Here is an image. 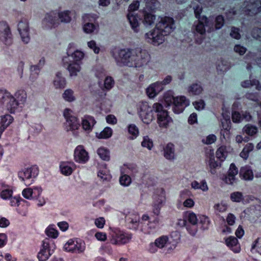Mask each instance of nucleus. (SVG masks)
I'll return each instance as SVG.
<instances>
[{
    "label": "nucleus",
    "mask_w": 261,
    "mask_h": 261,
    "mask_svg": "<svg viewBox=\"0 0 261 261\" xmlns=\"http://www.w3.org/2000/svg\"><path fill=\"white\" fill-rule=\"evenodd\" d=\"M67 69L69 72L70 76H75L77 75V73L81 70V66L77 62H73L69 64Z\"/></svg>",
    "instance_id": "ea45409f"
},
{
    "label": "nucleus",
    "mask_w": 261,
    "mask_h": 261,
    "mask_svg": "<svg viewBox=\"0 0 261 261\" xmlns=\"http://www.w3.org/2000/svg\"><path fill=\"white\" fill-rule=\"evenodd\" d=\"M2 29L3 32L0 36V39L5 45H11L13 43V37L9 27L7 24H3Z\"/></svg>",
    "instance_id": "a211bd4d"
},
{
    "label": "nucleus",
    "mask_w": 261,
    "mask_h": 261,
    "mask_svg": "<svg viewBox=\"0 0 261 261\" xmlns=\"http://www.w3.org/2000/svg\"><path fill=\"white\" fill-rule=\"evenodd\" d=\"M110 242L114 245H122L127 243L132 239V235L125 233L119 230L113 231L111 233Z\"/></svg>",
    "instance_id": "6e6552de"
},
{
    "label": "nucleus",
    "mask_w": 261,
    "mask_h": 261,
    "mask_svg": "<svg viewBox=\"0 0 261 261\" xmlns=\"http://www.w3.org/2000/svg\"><path fill=\"white\" fill-rule=\"evenodd\" d=\"M166 36L161 32V31L155 28L152 31L145 34V39L148 43H151L155 45H159L162 44L165 41V37Z\"/></svg>",
    "instance_id": "39448f33"
},
{
    "label": "nucleus",
    "mask_w": 261,
    "mask_h": 261,
    "mask_svg": "<svg viewBox=\"0 0 261 261\" xmlns=\"http://www.w3.org/2000/svg\"><path fill=\"white\" fill-rule=\"evenodd\" d=\"M11 96L9 93L0 90V104L6 105Z\"/></svg>",
    "instance_id": "5fc2aeb1"
},
{
    "label": "nucleus",
    "mask_w": 261,
    "mask_h": 261,
    "mask_svg": "<svg viewBox=\"0 0 261 261\" xmlns=\"http://www.w3.org/2000/svg\"><path fill=\"white\" fill-rule=\"evenodd\" d=\"M141 145L143 147L147 148L148 150H151L153 144L151 139H150L148 136H145L144 137L143 140L141 143Z\"/></svg>",
    "instance_id": "3c124183"
},
{
    "label": "nucleus",
    "mask_w": 261,
    "mask_h": 261,
    "mask_svg": "<svg viewBox=\"0 0 261 261\" xmlns=\"http://www.w3.org/2000/svg\"><path fill=\"white\" fill-rule=\"evenodd\" d=\"M45 60L44 58H42L37 65L32 66L31 67V76L32 79H35L38 74L40 68H42L45 64Z\"/></svg>",
    "instance_id": "c85d7f7f"
},
{
    "label": "nucleus",
    "mask_w": 261,
    "mask_h": 261,
    "mask_svg": "<svg viewBox=\"0 0 261 261\" xmlns=\"http://www.w3.org/2000/svg\"><path fill=\"white\" fill-rule=\"evenodd\" d=\"M153 106L150 107L147 102H141L139 105L138 113L142 121L149 124L154 119Z\"/></svg>",
    "instance_id": "7ed1b4c3"
},
{
    "label": "nucleus",
    "mask_w": 261,
    "mask_h": 261,
    "mask_svg": "<svg viewBox=\"0 0 261 261\" xmlns=\"http://www.w3.org/2000/svg\"><path fill=\"white\" fill-rule=\"evenodd\" d=\"M71 53L68 49L67 52V56L63 57L62 59V63L63 66H68L70 63H72L74 61L71 58V55H70Z\"/></svg>",
    "instance_id": "052dcab7"
},
{
    "label": "nucleus",
    "mask_w": 261,
    "mask_h": 261,
    "mask_svg": "<svg viewBox=\"0 0 261 261\" xmlns=\"http://www.w3.org/2000/svg\"><path fill=\"white\" fill-rule=\"evenodd\" d=\"M155 20V16L154 15L149 12H144L143 23L146 27H149L153 24Z\"/></svg>",
    "instance_id": "4c0bfd02"
},
{
    "label": "nucleus",
    "mask_w": 261,
    "mask_h": 261,
    "mask_svg": "<svg viewBox=\"0 0 261 261\" xmlns=\"http://www.w3.org/2000/svg\"><path fill=\"white\" fill-rule=\"evenodd\" d=\"M164 89L160 82L154 83L146 89V93L150 98L154 97L158 93Z\"/></svg>",
    "instance_id": "aec40b11"
},
{
    "label": "nucleus",
    "mask_w": 261,
    "mask_h": 261,
    "mask_svg": "<svg viewBox=\"0 0 261 261\" xmlns=\"http://www.w3.org/2000/svg\"><path fill=\"white\" fill-rule=\"evenodd\" d=\"M112 135V130L110 127H106L102 132L100 133H96V136L98 139H108L111 137Z\"/></svg>",
    "instance_id": "79ce46f5"
},
{
    "label": "nucleus",
    "mask_w": 261,
    "mask_h": 261,
    "mask_svg": "<svg viewBox=\"0 0 261 261\" xmlns=\"http://www.w3.org/2000/svg\"><path fill=\"white\" fill-rule=\"evenodd\" d=\"M231 122L230 120L229 116L223 115V120L221 121L222 127L223 130H221V135H224L225 133L226 135L229 134V130L230 128Z\"/></svg>",
    "instance_id": "2f4dec72"
},
{
    "label": "nucleus",
    "mask_w": 261,
    "mask_h": 261,
    "mask_svg": "<svg viewBox=\"0 0 261 261\" xmlns=\"http://www.w3.org/2000/svg\"><path fill=\"white\" fill-rule=\"evenodd\" d=\"M71 58L74 61V62H77L81 60L84 56V53L79 50L74 51L73 53L71 54Z\"/></svg>",
    "instance_id": "603ef678"
},
{
    "label": "nucleus",
    "mask_w": 261,
    "mask_h": 261,
    "mask_svg": "<svg viewBox=\"0 0 261 261\" xmlns=\"http://www.w3.org/2000/svg\"><path fill=\"white\" fill-rule=\"evenodd\" d=\"M232 120L234 123H240L243 120L241 114L238 112L234 111L232 113Z\"/></svg>",
    "instance_id": "0e129e2a"
},
{
    "label": "nucleus",
    "mask_w": 261,
    "mask_h": 261,
    "mask_svg": "<svg viewBox=\"0 0 261 261\" xmlns=\"http://www.w3.org/2000/svg\"><path fill=\"white\" fill-rule=\"evenodd\" d=\"M211 23L208 18L202 16L198 20L195 22L192 27V32L194 34L205 35V27H210Z\"/></svg>",
    "instance_id": "1a4fd4ad"
},
{
    "label": "nucleus",
    "mask_w": 261,
    "mask_h": 261,
    "mask_svg": "<svg viewBox=\"0 0 261 261\" xmlns=\"http://www.w3.org/2000/svg\"><path fill=\"white\" fill-rule=\"evenodd\" d=\"M224 23V17L222 15H218L215 18V28L210 27L207 30L208 32H211L215 30H219L223 26Z\"/></svg>",
    "instance_id": "c9c22d12"
},
{
    "label": "nucleus",
    "mask_w": 261,
    "mask_h": 261,
    "mask_svg": "<svg viewBox=\"0 0 261 261\" xmlns=\"http://www.w3.org/2000/svg\"><path fill=\"white\" fill-rule=\"evenodd\" d=\"M145 7L144 9V12L152 13L159 6V1H145Z\"/></svg>",
    "instance_id": "f704fd0d"
},
{
    "label": "nucleus",
    "mask_w": 261,
    "mask_h": 261,
    "mask_svg": "<svg viewBox=\"0 0 261 261\" xmlns=\"http://www.w3.org/2000/svg\"><path fill=\"white\" fill-rule=\"evenodd\" d=\"M187 220L190 223V225L187 226V229L192 235L194 236L197 230L199 217L197 218L194 213H189L187 214Z\"/></svg>",
    "instance_id": "2eb2a0df"
},
{
    "label": "nucleus",
    "mask_w": 261,
    "mask_h": 261,
    "mask_svg": "<svg viewBox=\"0 0 261 261\" xmlns=\"http://www.w3.org/2000/svg\"><path fill=\"white\" fill-rule=\"evenodd\" d=\"M154 199L153 212L156 215H158L160 214V208L165 201V196L163 193L161 195H155L154 196Z\"/></svg>",
    "instance_id": "5701e85b"
},
{
    "label": "nucleus",
    "mask_w": 261,
    "mask_h": 261,
    "mask_svg": "<svg viewBox=\"0 0 261 261\" xmlns=\"http://www.w3.org/2000/svg\"><path fill=\"white\" fill-rule=\"evenodd\" d=\"M189 104V100L184 96L176 97L173 105V111L175 113L179 114Z\"/></svg>",
    "instance_id": "f8f14e48"
},
{
    "label": "nucleus",
    "mask_w": 261,
    "mask_h": 261,
    "mask_svg": "<svg viewBox=\"0 0 261 261\" xmlns=\"http://www.w3.org/2000/svg\"><path fill=\"white\" fill-rule=\"evenodd\" d=\"M149 60V55L145 50L136 48L133 50L132 64L135 67H141L146 65Z\"/></svg>",
    "instance_id": "20e7f679"
},
{
    "label": "nucleus",
    "mask_w": 261,
    "mask_h": 261,
    "mask_svg": "<svg viewBox=\"0 0 261 261\" xmlns=\"http://www.w3.org/2000/svg\"><path fill=\"white\" fill-rule=\"evenodd\" d=\"M43 23L47 28L58 26L60 24L58 13L52 11L47 13L43 20Z\"/></svg>",
    "instance_id": "ddd939ff"
},
{
    "label": "nucleus",
    "mask_w": 261,
    "mask_h": 261,
    "mask_svg": "<svg viewBox=\"0 0 261 261\" xmlns=\"http://www.w3.org/2000/svg\"><path fill=\"white\" fill-rule=\"evenodd\" d=\"M175 97L173 95V92L171 91H168L164 94V101L166 107H170L173 105Z\"/></svg>",
    "instance_id": "58836bf2"
},
{
    "label": "nucleus",
    "mask_w": 261,
    "mask_h": 261,
    "mask_svg": "<svg viewBox=\"0 0 261 261\" xmlns=\"http://www.w3.org/2000/svg\"><path fill=\"white\" fill-rule=\"evenodd\" d=\"M127 17L133 30L134 32L138 33L140 30L139 22L138 18L135 15L132 14L131 12H129Z\"/></svg>",
    "instance_id": "cd10ccee"
},
{
    "label": "nucleus",
    "mask_w": 261,
    "mask_h": 261,
    "mask_svg": "<svg viewBox=\"0 0 261 261\" xmlns=\"http://www.w3.org/2000/svg\"><path fill=\"white\" fill-rule=\"evenodd\" d=\"M54 84L57 88H64L65 87L66 81L65 78L62 76V73L60 72H58L56 73Z\"/></svg>",
    "instance_id": "473e14b6"
},
{
    "label": "nucleus",
    "mask_w": 261,
    "mask_h": 261,
    "mask_svg": "<svg viewBox=\"0 0 261 261\" xmlns=\"http://www.w3.org/2000/svg\"><path fill=\"white\" fill-rule=\"evenodd\" d=\"M83 30L84 32L88 34L98 32V25H95L93 23H89L84 24Z\"/></svg>",
    "instance_id": "37998d69"
},
{
    "label": "nucleus",
    "mask_w": 261,
    "mask_h": 261,
    "mask_svg": "<svg viewBox=\"0 0 261 261\" xmlns=\"http://www.w3.org/2000/svg\"><path fill=\"white\" fill-rule=\"evenodd\" d=\"M245 97L248 100L258 102L259 101V94L258 93L247 92Z\"/></svg>",
    "instance_id": "680f3d73"
},
{
    "label": "nucleus",
    "mask_w": 261,
    "mask_h": 261,
    "mask_svg": "<svg viewBox=\"0 0 261 261\" xmlns=\"http://www.w3.org/2000/svg\"><path fill=\"white\" fill-rule=\"evenodd\" d=\"M17 29L20 34L22 41L25 44L30 40V27L27 19L22 18L18 22Z\"/></svg>",
    "instance_id": "423d86ee"
},
{
    "label": "nucleus",
    "mask_w": 261,
    "mask_h": 261,
    "mask_svg": "<svg viewBox=\"0 0 261 261\" xmlns=\"http://www.w3.org/2000/svg\"><path fill=\"white\" fill-rule=\"evenodd\" d=\"M97 153L102 160L105 161H109L110 160V152L107 149L104 147H100L98 149Z\"/></svg>",
    "instance_id": "a18cd8bd"
},
{
    "label": "nucleus",
    "mask_w": 261,
    "mask_h": 261,
    "mask_svg": "<svg viewBox=\"0 0 261 261\" xmlns=\"http://www.w3.org/2000/svg\"><path fill=\"white\" fill-rule=\"evenodd\" d=\"M252 36L253 38L261 41V29H253L252 31Z\"/></svg>",
    "instance_id": "774afa93"
},
{
    "label": "nucleus",
    "mask_w": 261,
    "mask_h": 261,
    "mask_svg": "<svg viewBox=\"0 0 261 261\" xmlns=\"http://www.w3.org/2000/svg\"><path fill=\"white\" fill-rule=\"evenodd\" d=\"M164 156L169 160H173L175 159V149L173 144L168 143L164 148Z\"/></svg>",
    "instance_id": "b1692460"
},
{
    "label": "nucleus",
    "mask_w": 261,
    "mask_h": 261,
    "mask_svg": "<svg viewBox=\"0 0 261 261\" xmlns=\"http://www.w3.org/2000/svg\"><path fill=\"white\" fill-rule=\"evenodd\" d=\"M41 191V189L40 188H35L34 189L28 188L23 190L22 195L26 199L37 198L40 195Z\"/></svg>",
    "instance_id": "4be33fe9"
},
{
    "label": "nucleus",
    "mask_w": 261,
    "mask_h": 261,
    "mask_svg": "<svg viewBox=\"0 0 261 261\" xmlns=\"http://www.w3.org/2000/svg\"><path fill=\"white\" fill-rule=\"evenodd\" d=\"M75 160L79 163H85L89 159L88 152L82 145H79L74 150Z\"/></svg>",
    "instance_id": "f3484780"
},
{
    "label": "nucleus",
    "mask_w": 261,
    "mask_h": 261,
    "mask_svg": "<svg viewBox=\"0 0 261 261\" xmlns=\"http://www.w3.org/2000/svg\"><path fill=\"white\" fill-rule=\"evenodd\" d=\"M244 11L249 15H256L261 11V1H245Z\"/></svg>",
    "instance_id": "9b49d317"
},
{
    "label": "nucleus",
    "mask_w": 261,
    "mask_h": 261,
    "mask_svg": "<svg viewBox=\"0 0 261 261\" xmlns=\"http://www.w3.org/2000/svg\"><path fill=\"white\" fill-rule=\"evenodd\" d=\"M70 11L65 10L58 12V16L59 20L60 22L69 23L71 20V16Z\"/></svg>",
    "instance_id": "7c9ffc66"
},
{
    "label": "nucleus",
    "mask_w": 261,
    "mask_h": 261,
    "mask_svg": "<svg viewBox=\"0 0 261 261\" xmlns=\"http://www.w3.org/2000/svg\"><path fill=\"white\" fill-rule=\"evenodd\" d=\"M154 111L157 114V122L162 128H166L172 121L168 111L165 110L162 104L156 102L153 105Z\"/></svg>",
    "instance_id": "f03ea898"
},
{
    "label": "nucleus",
    "mask_w": 261,
    "mask_h": 261,
    "mask_svg": "<svg viewBox=\"0 0 261 261\" xmlns=\"http://www.w3.org/2000/svg\"><path fill=\"white\" fill-rule=\"evenodd\" d=\"M18 106V102L15 98L12 95L10 97L8 101H7L5 105L6 109L10 113H14Z\"/></svg>",
    "instance_id": "c756f323"
},
{
    "label": "nucleus",
    "mask_w": 261,
    "mask_h": 261,
    "mask_svg": "<svg viewBox=\"0 0 261 261\" xmlns=\"http://www.w3.org/2000/svg\"><path fill=\"white\" fill-rule=\"evenodd\" d=\"M156 26L157 28L165 36L170 34L175 29L173 19L169 17L162 18L161 21L156 24Z\"/></svg>",
    "instance_id": "0eeeda50"
},
{
    "label": "nucleus",
    "mask_w": 261,
    "mask_h": 261,
    "mask_svg": "<svg viewBox=\"0 0 261 261\" xmlns=\"http://www.w3.org/2000/svg\"><path fill=\"white\" fill-rule=\"evenodd\" d=\"M168 241V238L167 237H162L155 240L154 243L155 245L159 248H162L164 247Z\"/></svg>",
    "instance_id": "13d9d810"
},
{
    "label": "nucleus",
    "mask_w": 261,
    "mask_h": 261,
    "mask_svg": "<svg viewBox=\"0 0 261 261\" xmlns=\"http://www.w3.org/2000/svg\"><path fill=\"white\" fill-rule=\"evenodd\" d=\"M128 131L129 134L132 135V137H129V139H133L134 138L137 137L139 134L138 128L134 124L129 125L128 126Z\"/></svg>",
    "instance_id": "864d4df0"
},
{
    "label": "nucleus",
    "mask_w": 261,
    "mask_h": 261,
    "mask_svg": "<svg viewBox=\"0 0 261 261\" xmlns=\"http://www.w3.org/2000/svg\"><path fill=\"white\" fill-rule=\"evenodd\" d=\"M64 116L66 119V125L68 131L75 130L79 127L80 122L71 110L66 109Z\"/></svg>",
    "instance_id": "9d476101"
},
{
    "label": "nucleus",
    "mask_w": 261,
    "mask_h": 261,
    "mask_svg": "<svg viewBox=\"0 0 261 261\" xmlns=\"http://www.w3.org/2000/svg\"><path fill=\"white\" fill-rule=\"evenodd\" d=\"M96 16L95 15L85 14L83 16V23L84 24L93 23L96 20Z\"/></svg>",
    "instance_id": "bf43d9fd"
},
{
    "label": "nucleus",
    "mask_w": 261,
    "mask_h": 261,
    "mask_svg": "<svg viewBox=\"0 0 261 261\" xmlns=\"http://www.w3.org/2000/svg\"><path fill=\"white\" fill-rule=\"evenodd\" d=\"M208 165L210 168V171L213 174L216 173L215 169L221 166L220 163H218L215 161L213 152L210 154Z\"/></svg>",
    "instance_id": "a19ab883"
},
{
    "label": "nucleus",
    "mask_w": 261,
    "mask_h": 261,
    "mask_svg": "<svg viewBox=\"0 0 261 261\" xmlns=\"http://www.w3.org/2000/svg\"><path fill=\"white\" fill-rule=\"evenodd\" d=\"M38 174L36 168L31 167L22 169L18 173V176L23 181L35 177Z\"/></svg>",
    "instance_id": "6ab92c4d"
},
{
    "label": "nucleus",
    "mask_w": 261,
    "mask_h": 261,
    "mask_svg": "<svg viewBox=\"0 0 261 261\" xmlns=\"http://www.w3.org/2000/svg\"><path fill=\"white\" fill-rule=\"evenodd\" d=\"M227 154V152L226 149V147L221 146L216 151V156L221 161H223L226 158Z\"/></svg>",
    "instance_id": "09e8293b"
},
{
    "label": "nucleus",
    "mask_w": 261,
    "mask_h": 261,
    "mask_svg": "<svg viewBox=\"0 0 261 261\" xmlns=\"http://www.w3.org/2000/svg\"><path fill=\"white\" fill-rule=\"evenodd\" d=\"M119 180L120 184L124 186H127L131 183V178L126 174L122 175Z\"/></svg>",
    "instance_id": "e2e57ef3"
},
{
    "label": "nucleus",
    "mask_w": 261,
    "mask_h": 261,
    "mask_svg": "<svg viewBox=\"0 0 261 261\" xmlns=\"http://www.w3.org/2000/svg\"><path fill=\"white\" fill-rule=\"evenodd\" d=\"M230 198L233 202H240L243 200V196L241 192H236L231 194Z\"/></svg>",
    "instance_id": "6e6d98bb"
},
{
    "label": "nucleus",
    "mask_w": 261,
    "mask_h": 261,
    "mask_svg": "<svg viewBox=\"0 0 261 261\" xmlns=\"http://www.w3.org/2000/svg\"><path fill=\"white\" fill-rule=\"evenodd\" d=\"M64 99L68 101L71 102L75 99L73 95V92L71 89L66 90L63 94Z\"/></svg>",
    "instance_id": "8fccbe9b"
},
{
    "label": "nucleus",
    "mask_w": 261,
    "mask_h": 261,
    "mask_svg": "<svg viewBox=\"0 0 261 261\" xmlns=\"http://www.w3.org/2000/svg\"><path fill=\"white\" fill-rule=\"evenodd\" d=\"M64 248L67 251L80 253L85 250V246L82 243L70 240L65 244Z\"/></svg>",
    "instance_id": "4468645a"
},
{
    "label": "nucleus",
    "mask_w": 261,
    "mask_h": 261,
    "mask_svg": "<svg viewBox=\"0 0 261 261\" xmlns=\"http://www.w3.org/2000/svg\"><path fill=\"white\" fill-rule=\"evenodd\" d=\"M202 91L203 88L202 86L198 83H193L188 88V92L192 95H199L201 93Z\"/></svg>",
    "instance_id": "72a5a7b5"
},
{
    "label": "nucleus",
    "mask_w": 261,
    "mask_h": 261,
    "mask_svg": "<svg viewBox=\"0 0 261 261\" xmlns=\"http://www.w3.org/2000/svg\"><path fill=\"white\" fill-rule=\"evenodd\" d=\"M95 123L96 121L93 117L87 116L82 121V126L85 130L89 132L92 130Z\"/></svg>",
    "instance_id": "bb28decb"
},
{
    "label": "nucleus",
    "mask_w": 261,
    "mask_h": 261,
    "mask_svg": "<svg viewBox=\"0 0 261 261\" xmlns=\"http://www.w3.org/2000/svg\"><path fill=\"white\" fill-rule=\"evenodd\" d=\"M192 187L195 189H201L203 191H206L208 190V187L206 182L202 180L200 182L196 181H194L191 184Z\"/></svg>",
    "instance_id": "49530a36"
},
{
    "label": "nucleus",
    "mask_w": 261,
    "mask_h": 261,
    "mask_svg": "<svg viewBox=\"0 0 261 261\" xmlns=\"http://www.w3.org/2000/svg\"><path fill=\"white\" fill-rule=\"evenodd\" d=\"M210 221L207 217L205 216H199V221L198 222V226L202 229H205L208 228Z\"/></svg>",
    "instance_id": "c03bdc74"
},
{
    "label": "nucleus",
    "mask_w": 261,
    "mask_h": 261,
    "mask_svg": "<svg viewBox=\"0 0 261 261\" xmlns=\"http://www.w3.org/2000/svg\"><path fill=\"white\" fill-rule=\"evenodd\" d=\"M88 47L92 49L95 54H98L100 51V48L97 46L94 40H91L88 42Z\"/></svg>",
    "instance_id": "338daca9"
},
{
    "label": "nucleus",
    "mask_w": 261,
    "mask_h": 261,
    "mask_svg": "<svg viewBox=\"0 0 261 261\" xmlns=\"http://www.w3.org/2000/svg\"><path fill=\"white\" fill-rule=\"evenodd\" d=\"M126 169L127 171H126L127 173L131 174L134 176L135 175L136 173L138 172V168L136 165L133 164H130L127 165Z\"/></svg>",
    "instance_id": "4d7b16f0"
},
{
    "label": "nucleus",
    "mask_w": 261,
    "mask_h": 261,
    "mask_svg": "<svg viewBox=\"0 0 261 261\" xmlns=\"http://www.w3.org/2000/svg\"><path fill=\"white\" fill-rule=\"evenodd\" d=\"M226 244L234 252L238 253L240 251V247L236 238L230 237L226 240Z\"/></svg>",
    "instance_id": "a878e982"
},
{
    "label": "nucleus",
    "mask_w": 261,
    "mask_h": 261,
    "mask_svg": "<svg viewBox=\"0 0 261 261\" xmlns=\"http://www.w3.org/2000/svg\"><path fill=\"white\" fill-rule=\"evenodd\" d=\"M72 164L68 162H63L60 165V170L62 173L65 175H70L73 172Z\"/></svg>",
    "instance_id": "e433bc0d"
},
{
    "label": "nucleus",
    "mask_w": 261,
    "mask_h": 261,
    "mask_svg": "<svg viewBox=\"0 0 261 261\" xmlns=\"http://www.w3.org/2000/svg\"><path fill=\"white\" fill-rule=\"evenodd\" d=\"M243 131L249 136H253L257 132V128L254 125L247 124L245 125Z\"/></svg>",
    "instance_id": "de8ad7c7"
},
{
    "label": "nucleus",
    "mask_w": 261,
    "mask_h": 261,
    "mask_svg": "<svg viewBox=\"0 0 261 261\" xmlns=\"http://www.w3.org/2000/svg\"><path fill=\"white\" fill-rule=\"evenodd\" d=\"M111 53L118 65L133 66L132 64L133 50L128 48H114Z\"/></svg>",
    "instance_id": "f257e3e1"
},
{
    "label": "nucleus",
    "mask_w": 261,
    "mask_h": 261,
    "mask_svg": "<svg viewBox=\"0 0 261 261\" xmlns=\"http://www.w3.org/2000/svg\"><path fill=\"white\" fill-rule=\"evenodd\" d=\"M240 177L245 180H251L253 178V173L250 167L246 166L241 168L240 171Z\"/></svg>",
    "instance_id": "393cba45"
},
{
    "label": "nucleus",
    "mask_w": 261,
    "mask_h": 261,
    "mask_svg": "<svg viewBox=\"0 0 261 261\" xmlns=\"http://www.w3.org/2000/svg\"><path fill=\"white\" fill-rule=\"evenodd\" d=\"M46 234L49 237L56 238L58 237V231L53 228L48 227L45 231Z\"/></svg>",
    "instance_id": "69168bd1"
},
{
    "label": "nucleus",
    "mask_w": 261,
    "mask_h": 261,
    "mask_svg": "<svg viewBox=\"0 0 261 261\" xmlns=\"http://www.w3.org/2000/svg\"><path fill=\"white\" fill-rule=\"evenodd\" d=\"M238 170L234 164H231L227 172V174L223 175L222 180L227 184L232 185L236 181V175Z\"/></svg>",
    "instance_id": "dca6fc26"
},
{
    "label": "nucleus",
    "mask_w": 261,
    "mask_h": 261,
    "mask_svg": "<svg viewBox=\"0 0 261 261\" xmlns=\"http://www.w3.org/2000/svg\"><path fill=\"white\" fill-rule=\"evenodd\" d=\"M49 240L46 239L43 241L42 245V248L38 253V257L40 261H45L50 255L49 250Z\"/></svg>",
    "instance_id": "412c9836"
}]
</instances>
